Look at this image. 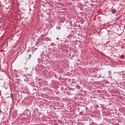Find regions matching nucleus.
Wrapping results in <instances>:
<instances>
[{
    "label": "nucleus",
    "instance_id": "1",
    "mask_svg": "<svg viewBox=\"0 0 125 125\" xmlns=\"http://www.w3.org/2000/svg\"><path fill=\"white\" fill-rule=\"evenodd\" d=\"M111 12L112 13H113V14H115L116 13V10L115 9L111 10Z\"/></svg>",
    "mask_w": 125,
    "mask_h": 125
},
{
    "label": "nucleus",
    "instance_id": "2",
    "mask_svg": "<svg viewBox=\"0 0 125 125\" xmlns=\"http://www.w3.org/2000/svg\"><path fill=\"white\" fill-rule=\"evenodd\" d=\"M29 56L30 57H31V56H32L31 55H29Z\"/></svg>",
    "mask_w": 125,
    "mask_h": 125
}]
</instances>
